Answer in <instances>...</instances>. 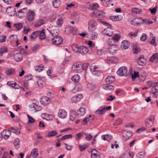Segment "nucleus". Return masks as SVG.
I'll return each mask as SVG.
<instances>
[{"instance_id": "nucleus-8", "label": "nucleus", "mask_w": 158, "mask_h": 158, "mask_svg": "<svg viewBox=\"0 0 158 158\" xmlns=\"http://www.w3.org/2000/svg\"><path fill=\"white\" fill-rule=\"evenodd\" d=\"M40 102L44 106H46L50 103L51 100L49 98L45 96L42 97L40 99Z\"/></svg>"}, {"instance_id": "nucleus-55", "label": "nucleus", "mask_w": 158, "mask_h": 158, "mask_svg": "<svg viewBox=\"0 0 158 158\" xmlns=\"http://www.w3.org/2000/svg\"><path fill=\"white\" fill-rule=\"evenodd\" d=\"M27 116L29 119L28 121V123H32L35 122V119L30 116L29 115H27Z\"/></svg>"}, {"instance_id": "nucleus-37", "label": "nucleus", "mask_w": 158, "mask_h": 158, "mask_svg": "<svg viewBox=\"0 0 158 158\" xmlns=\"http://www.w3.org/2000/svg\"><path fill=\"white\" fill-rule=\"evenodd\" d=\"M71 79L74 82H77L80 79V77L78 75H75L72 77Z\"/></svg>"}, {"instance_id": "nucleus-64", "label": "nucleus", "mask_w": 158, "mask_h": 158, "mask_svg": "<svg viewBox=\"0 0 158 158\" xmlns=\"http://www.w3.org/2000/svg\"><path fill=\"white\" fill-rule=\"evenodd\" d=\"M146 128L145 127H142L138 129L137 130L136 132L138 133H140L141 132L144 131L146 130Z\"/></svg>"}, {"instance_id": "nucleus-63", "label": "nucleus", "mask_w": 158, "mask_h": 158, "mask_svg": "<svg viewBox=\"0 0 158 158\" xmlns=\"http://www.w3.org/2000/svg\"><path fill=\"white\" fill-rule=\"evenodd\" d=\"M6 38L5 35L0 36V42L1 43L4 42L5 41Z\"/></svg>"}, {"instance_id": "nucleus-25", "label": "nucleus", "mask_w": 158, "mask_h": 158, "mask_svg": "<svg viewBox=\"0 0 158 158\" xmlns=\"http://www.w3.org/2000/svg\"><path fill=\"white\" fill-rule=\"evenodd\" d=\"M118 49V48L116 45L112 44L108 48V51L109 52L112 54L115 53V51Z\"/></svg>"}, {"instance_id": "nucleus-10", "label": "nucleus", "mask_w": 158, "mask_h": 158, "mask_svg": "<svg viewBox=\"0 0 158 158\" xmlns=\"http://www.w3.org/2000/svg\"><path fill=\"white\" fill-rule=\"evenodd\" d=\"M106 112V107H101L97 110L95 112V114L98 116L103 115Z\"/></svg>"}, {"instance_id": "nucleus-50", "label": "nucleus", "mask_w": 158, "mask_h": 158, "mask_svg": "<svg viewBox=\"0 0 158 158\" xmlns=\"http://www.w3.org/2000/svg\"><path fill=\"white\" fill-rule=\"evenodd\" d=\"M139 79L141 81H144L146 78V76L145 74H140L139 75Z\"/></svg>"}, {"instance_id": "nucleus-3", "label": "nucleus", "mask_w": 158, "mask_h": 158, "mask_svg": "<svg viewBox=\"0 0 158 158\" xmlns=\"http://www.w3.org/2000/svg\"><path fill=\"white\" fill-rule=\"evenodd\" d=\"M35 16V14L34 11L29 9L27 13L26 23H27V21L30 22L33 21L34 19Z\"/></svg>"}, {"instance_id": "nucleus-39", "label": "nucleus", "mask_w": 158, "mask_h": 158, "mask_svg": "<svg viewBox=\"0 0 158 158\" xmlns=\"http://www.w3.org/2000/svg\"><path fill=\"white\" fill-rule=\"evenodd\" d=\"M14 145L15 146L16 148L18 149L19 148V145L20 144V143L19 141V138H17L14 140Z\"/></svg>"}, {"instance_id": "nucleus-46", "label": "nucleus", "mask_w": 158, "mask_h": 158, "mask_svg": "<svg viewBox=\"0 0 158 158\" xmlns=\"http://www.w3.org/2000/svg\"><path fill=\"white\" fill-rule=\"evenodd\" d=\"M120 37L121 35H120L118 34H116L114 35V36L111 39V40H113L118 41L119 40Z\"/></svg>"}, {"instance_id": "nucleus-6", "label": "nucleus", "mask_w": 158, "mask_h": 158, "mask_svg": "<svg viewBox=\"0 0 158 158\" xmlns=\"http://www.w3.org/2000/svg\"><path fill=\"white\" fill-rule=\"evenodd\" d=\"M97 23L95 21L91 19L88 23L89 30H95L97 28Z\"/></svg>"}, {"instance_id": "nucleus-43", "label": "nucleus", "mask_w": 158, "mask_h": 158, "mask_svg": "<svg viewBox=\"0 0 158 158\" xmlns=\"http://www.w3.org/2000/svg\"><path fill=\"white\" fill-rule=\"evenodd\" d=\"M69 89L74 92H76V87L75 84L73 83L70 84L69 86Z\"/></svg>"}, {"instance_id": "nucleus-24", "label": "nucleus", "mask_w": 158, "mask_h": 158, "mask_svg": "<svg viewBox=\"0 0 158 158\" xmlns=\"http://www.w3.org/2000/svg\"><path fill=\"white\" fill-rule=\"evenodd\" d=\"M95 30H89L88 34L91 36L92 40H94L98 37V34L95 31Z\"/></svg>"}, {"instance_id": "nucleus-38", "label": "nucleus", "mask_w": 158, "mask_h": 158, "mask_svg": "<svg viewBox=\"0 0 158 158\" xmlns=\"http://www.w3.org/2000/svg\"><path fill=\"white\" fill-rule=\"evenodd\" d=\"M142 11L141 9L137 8H133L132 9L131 12L132 14L134 15L139 14Z\"/></svg>"}, {"instance_id": "nucleus-31", "label": "nucleus", "mask_w": 158, "mask_h": 158, "mask_svg": "<svg viewBox=\"0 0 158 158\" xmlns=\"http://www.w3.org/2000/svg\"><path fill=\"white\" fill-rule=\"evenodd\" d=\"M94 15L96 16H100L103 17L105 16V13L102 11H98L96 12H93Z\"/></svg>"}, {"instance_id": "nucleus-29", "label": "nucleus", "mask_w": 158, "mask_h": 158, "mask_svg": "<svg viewBox=\"0 0 158 158\" xmlns=\"http://www.w3.org/2000/svg\"><path fill=\"white\" fill-rule=\"evenodd\" d=\"M38 31L39 33H38V35H39L40 39L42 40L45 38H46V35H45V30L43 29L41 31Z\"/></svg>"}, {"instance_id": "nucleus-27", "label": "nucleus", "mask_w": 158, "mask_h": 158, "mask_svg": "<svg viewBox=\"0 0 158 158\" xmlns=\"http://www.w3.org/2000/svg\"><path fill=\"white\" fill-rule=\"evenodd\" d=\"M124 134L125 135H123V137L126 138L125 139L126 140L130 139L133 135L132 132L130 131H125Z\"/></svg>"}, {"instance_id": "nucleus-51", "label": "nucleus", "mask_w": 158, "mask_h": 158, "mask_svg": "<svg viewBox=\"0 0 158 158\" xmlns=\"http://www.w3.org/2000/svg\"><path fill=\"white\" fill-rule=\"evenodd\" d=\"M118 17L119 16L118 15L113 16H110L109 18L110 20L114 21H116L119 20L120 19H118Z\"/></svg>"}, {"instance_id": "nucleus-17", "label": "nucleus", "mask_w": 158, "mask_h": 158, "mask_svg": "<svg viewBox=\"0 0 158 158\" xmlns=\"http://www.w3.org/2000/svg\"><path fill=\"white\" fill-rule=\"evenodd\" d=\"M155 116H152L151 118L147 119L145 121V123L147 126L150 127L152 126L153 123V120Z\"/></svg>"}, {"instance_id": "nucleus-32", "label": "nucleus", "mask_w": 158, "mask_h": 158, "mask_svg": "<svg viewBox=\"0 0 158 158\" xmlns=\"http://www.w3.org/2000/svg\"><path fill=\"white\" fill-rule=\"evenodd\" d=\"M61 4L60 0H54L52 2V4L55 8H58L59 7Z\"/></svg>"}, {"instance_id": "nucleus-58", "label": "nucleus", "mask_w": 158, "mask_h": 158, "mask_svg": "<svg viewBox=\"0 0 158 158\" xmlns=\"http://www.w3.org/2000/svg\"><path fill=\"white\" fill-rule=\"evenodd\" d=\"M138 32V30H137L134 33H132V32H131L129 34V36L131 37H136L137 35Z\"/></svg>"}, {"instance_id": "nucleus-56", "label": "nucleus", "mask_w": 158, "mask_h": 158, "mask_svg": "<svg viewBox=\"0 0 158 158\" xmlns=\"http://www.w3.org/2000/svg\"><path fill=\"white\" fill-rule=\"evenodd\" d=\"M99 5L97 3H95L92 6H90L89 7V9L91 10H94L96 9L97 8L99 7Z\"/></svg>"}, {"instance_id": "nucleus-16", "label": "nucleus", "mask_w": 158, "mask_h": 158, "mask_svg": "<svg viewBox=\"0 0 158 158\" xmlns=\"http://www.w3.org/2000/svg\"><path fill=\"white\" fill-rule=\"evenodd\" d=\"M58 115L59 118H64L66 117L67 114V112L64 110L62 109L59 110Z\"/></svg>"}, {"instance_id": "nucleus-23", "label": "nucleus", "mask_w": 158, "mask_h": 158, "mask_svg": "<svg viewBox=\"0 0 158 158\" xmlns=\"http://www.w3.org/2000/svg\"><path fill=\"white\" fill-rule=\"evenodd\" d=\"M130 45V42L127 40H123L122 43L121 48L124 49H127Z\"/></svg>"}, {"instance_id": "nucleus-40", "label": "nucleus", "mask_w": 158, "mask_h": 158, "mask_svg": "<svg viewBox=\"0 0 158 158\" xmlns=\"http://www.w3.org/2000/svg\"><path fill=\"white\" fill-rule=\"evenodd\" d=\"M139 77V73L138 72L134 71V73L131 74V78L132 80L135 81V78Z\"/></svg>"}, {"instance_id": "nucleus-34", "label": "nucleus", "mask_w": 158, "mask_h": 158, "mask_svg": "<svg viewBox=\"0 0 158 158\" xmlns=\"http://www.w3.org/2000/svg\"><path fill=\"white\" fill-rule=\"evenodd\" d=\"M31 154L33 157H36L38 156V150L37 148H35L31 151Z\"/></svg>"}, {"instance_id": "nucleus-62", "label": "nucleus", "mask_w": 158, "mask_h": 158, "mask_svg": "<svg viewBox=\"0 0 158 158\" xmlns=\"http://www.w3.org/2000/svg\"><path fill=\"white\" fill-rule=\"evenodd\" d=\"M32 77V76L30 74L27 75L25 77V80L26 81H28L31 80Z\"/></svg>"}, {"instance_id": "nucleus-19", "label": "nucleus", "mask_w": 158, "mask_h": 158, "mask_svg": "<svg viewBox=\"0 0 158 158\" xmlns=\"http://www.w3.org/2000/svg\"><path fill=\"white\" fill-rule=\"evenodd\" d=\"M66 31H67L69 33L72 35L77 34V29L74 28L72 26H69L65 28Z\"/></svg>"}, {"instance_id": "nucleus-4", "label": "nucleus", "mask_w": 158, "mask_h": 158, "mask_svg": "<svg viewBox=\"0 0 158 158\" xmlns=\"http://www.w3.org/2000/svg\"><path fill=\"white\" fill-rule=\"evenodd\" d=\"M9 10L11 11L10 13L11 14L10 15L11 16H14L16 15L17 16L21 18L25 15V13H23V12L22 11L21 9L19 10L17 13H16L15 9L14 7H10Z\"/></svg>"}, {"instance_id": "nucleus-15", "label": "nucleus", "mask_w": 158, "mask_h": 158, "mask_svg": "<svg viewBox=\"0 0 158 158\" xmlns=\"http://www.w3.org/2000/svg\"><path fill=\"white\" fill-rule=\"evenodd\" d=\"M82 97V95L81 94H77L72 98L71 101L73 102L76 103L80 101Z\"/></svg>"}, {"instance_id": "nucleus-30", "label": "nucleus", "mask_w": 158, "mask_h": 158, "mask_svg": "<svg viewBox=\"0 0 158 158\" xmlns=\"http://www.w3.org/2000/svg\"><path fill=\"white\" fill-rule=\"evenodd\" d=\"M76 114L75 111L74 110H71L70 112V119L72 121H73L76 117Z\"/></svg>"}, {"instance_id": "nucleus-20", "label": "nucleus", "mask_w": 158, "mask_h": 158, "mask_svg": "<svg viewBox=\"0 0 158 158\" xmlns=\"http://www.w3.org/2000/svg\"><path fill=\"white\" fill-rule=\"evenodd\" d=\"M86 110L85 108L80 107L76 113V115L78 116H83L86 113Z\"/></svg>"}, {"instance_id": "nucleus-61", "label": "nucleus", "mask_w": 158, "mask_h": 158, "mask_svg": "<svg viewBox=\"0 0 158 158\" xmlns=\"http://www.w3.org/2000/svg\"><path fill=\"white\" fill-rule=\"evenodd\" d=\"M147 37V35L146 34L143 33L140 37V40L142 41H144L146 40Z\"/></svg>"}, {"instance_id": "nucleus-28", "label": "nucleus", "mask_w": 158, "mask_h": 158, "mask_svg": "<svg viewBox=\"0 0 158 158\" xmlns=\"http://www.w3.org/2000/svg\"><path fill=\"white\" fill-rule=\"evenodd\" d=\"M38 33L39 31H36L32 33L30 35L29 40L32 41L35 39L38 35Z\"/></svg>"}, {"instance_id": "nucleus-18", "label": "nucleus", "mask_w": 158, "mask_h": 158, "mask_svg": "<svg viewBox=\"0 0 158 158\" xmlns=\"http://www.w3.org/2000/svg\"><path fill=\"white\" fill-rule=\"evenodd\" d=\"M146 60L144 56L139 57L137 63L139 65L143 66L146 64Z\"/></svg>"}, {"instance_id": "nucleus-60", "label": "nucleus", "mask_w": 158, "mask_h": 158, "mask_svg": "<svg viewBox=\"0 0 158 158\" xmlns=\"http://www.w3.org/2000/svg\"><path fill=\"white\" fill-rule=\"evenodd\" d=\"M83 133L81 132H80L79 133H77L76 135V139L77 140H79L81 137L83 135Z\"/></svg>"}, {"instance_id": "nucleus-47", "label": "nucleus", "mask_w": 158, "mask_h": 158, "mask_svg": "<svg viewBox=\"0 0 158 158\" xmlns=\"http://www.w3.org/2000/svg\"><path fill=\"white\" fill-rule=\"evenodd\" d=\"M44 68V66L41 65H39V66L35 67V71L40 72L43 70Z\"/></svg>"}, {"instance_id": "nucleus-9", "label": "nucleus", "mask_w": 158, "mask_h": 158, "mask_svg": "<svg viewBox=\"0 0 158 158\" xmlns=\"http://www.w3.org/2000/svg\"><path fill=\"white\" fill-rule=\"evenodd\" d=\"M90 69L92 74L95 75L98 73L99 67L98 66L95 64H93L90 67Z\"/></svg>"}, {"instance_id": "nucleus-22", "label": "nucleus", "mask_w": 158, "mask_h": 158, "mask_svg": "<svg viewBox=\"0 0 158 158\" xmlns=\"http://www.w3.org/2000/svg\"><path fill=\"white\" fill-rule=\"evenodd\" d=\"M114 76H108L105 79V82L107 85H109L114 81Z\"/></svg>"}, {"instance_id": "nucleus-13", "label": "nucleus", "mask_w": 158, "mask_h": 158, "mask_svg": "<svg viewBox=\"0 0 158 158\" xmlns=\"http://www.w3.org/2000/svg\"><path fill=\"white\" fill-rule=\"evenodd\" d=\"M24 50V48H21L19 53H16L14 55V58L16 61H20L21 60L22 56L21 53Z\"/></svg>"}, {"instance_id": "nucleus-12", "label": "nucleus", "mask_w": 158, "mask_h": 158, "mask_svg": "<svg viewBox=\"0 0 158 158\" xmlns=\"http://www.w3.org/2000/svg\"><path fill=\"white\" fill-rule=\"evenodd\" d=\"M143 21L140 18L137 17L134 18L131 22V24L135 26H139L142 24Z\"/></svg>"}, {"instance_id": "nucleus-45", "label": "nucleus", "mask_w": 158, "mask_h": 158, "mask_svg": "<svg viewBox=\"0 0 158 158\" xmlns=\"http://www.w3.org/2000/svg\"><path fill=\"white\" fill-rule=\"evenodd\" d=\"M15 72L14 70L12 69H9L6 71V74L8 76L12 74Z\"/></svg>"}, {"instance_id": "nucleus-14", "label": "nucleus", "mask_w": 158, "mask_h": 158, "mask_svg": "<svg viewBox=\"0 0 158 158\" xmlns=\"http://www.w3.org/2000/svg\"><path fill=\"white\" fill-rule=\"evenodd\" d=\"M91 156L92 158H100L99 152L95 149H93L91 152Z\"/></svg>"}, {"instance_id": "nucleus-53", "label": "nucleus", "mask_w": 158, "mask_h": 158, "mask_svg": "<svg viewBox=\"0 0 158 158\" xmlns=\"http://www.w3.org/2000/svg\"><path fill=\"white\" fill-rule=\"evenodd\" d=\"M79 146L80 151L81 152L83 151L87 147V145L85 144H84L83 145H79Z\"/></svg>"}, {"instance_id": "nucleus-26", "label": "nucleus", "mask_w": 158, "mask_h": 158, "mask_svg": "<svg viewBox=\"0 0 158 158\" xmlns=\"http://www.w3.org/2000/svg\"><path fill=\"white\" fill-rule=\"evenodd\" d=\"M44 23V20L42 19L37 20L34 24V26L36 27H39L43 25Z\"/></svg>"}, {"instance_id": "nucleus-1", "label": "nucleus", "mask_w": 158, "mask_h": 158, "mask_svg": "<svg viewBox=\"0 0 158 158\" xmlns=\"http://www.w3.org/2000/svg\"><path fill=\"white\" fill-rule=\"evenodd\" d=\"M72 48L73 52L80 54H85L87 53L89 51L87 48L83 45H76L73 46Z\"/></svg>"}, {"instance_id": "nucleus-44", "label": "nucleus", "mask_w": 158, "mask_h": 158, "mask_svg": "<svg viewBox=\"0 0 158 158\" xmlns=\"http://www.w3.org/2000/svg\"><path fill=\"white\" fill-rule=\"evenodd\" d=\"M131 156L130 153L129 151H127L123 155V158H128Z\"/></svg>"}, {"instance_id": "nucleus-57", "label": "nucleus", "mask_w": 158, "mask_h": 158, "mask_svg": "<svg viewBox=\"0 0 158 158\" xmlns=\"http://www.w3.org/2000/svg\"><path fill=\"white\" fill-rule=\"evenodd\" d=\"M87 87L89 90H93L94 87V85L92 84L88 83L87 85Z\"/></svg>"}, {"instance_id": "nucleus-54", "label": "nucleus", "mask_w": 158, "mask_h": 158, "mask_svg": "<svg viewBox=\"0 0 158 158\" xmlns=\"http://www.w3.org/2000/svg\"><path fill=\"white\" fill-rule=\"evenodd\" d=\"M104 89L106 90H112L114 89V86L111 85H107L105 86L104 87Z\"/></svg>"}, {"instance_id": "nucleus-42", "label": "nucleus", "mask_w": 158, "mask_h": 158, "mask_svg": "<svg viewBox=\"0 0 158 158\" xmlns=\"http://www.w3.org/2000/svg\"><path fill=\"white\" fill-rule=\"evenodd\" d=\"M63 19L62 18H60L58 19L56 21V25L57 27H61L63 23Z\"/></svg>"}, {"instance_id": "nucleus-49", "label": "nucleus", "mask_w": 158, "mask_h": 158, "mask_svg": "<svg viewBox=\"0 0 158 158\" xmlns=\"http://www.w3.org/2000/svg\"><path fill=\"white\" fill-rule=\"evenodd\" d=\"M11 130L13 131V132L17 134H19L20 133V131L19 129L17 127H11L10 128Z\"/></svg>"}, {"instance_id": "nucleus-52", "label": "nucleus", "mask_w": 158, "mask_h": 158, "mask_svg": "<svg viewBox=\"0 0 158 158\" xmlns=\"http://www.w3.org/2000/svg\"><path fill=\"white\" fill-rule=\"evenodd\" d=\"M97 20L98 22H100V23H102L103 25H105L106 26H110V27L111 26V24H109L106 22L102 21L101 19H98Z\"/></svg>"}, {"instance_id": "nucleus-36", "label": "nucleus", "mask_w": 158, "mask_h": 158, "mask_svg": "<svg viewBox=\"0 0 158 158\" xmlns=\"http://www.w3.org/2000/svg\"><path fill=\"white\" fill-rule=\"evenodd\" d=\"M57 134V132L56 130H53L49 132L47 135L48 137H51L55 136Z\"/></svg>"}, {"instance_id": "nucleus-5", "label": "nucleus", "mask_w": 158, "mask_h": 158, "mask_svg": "<svg viewBox=\"0 0 158 158\" xmlns=\"http://www.w3.org/2000/svg\"><path fill=\"white\" fill-rule=\"evenodd\" d=\"M82 64L79 62L74 63L72 66L73 71L77 73L81 72L82 71Z\"/></svg>"}, {"instance_id": "nucleus-21", "label": "nucleus", "mask_w": 158, "mask_h": 158, "mask_svg": "<svg viewBox=\"0 0 158 158\" xmlns=\"http://www.w3.org/2000/svg\"><path fill=\"white\" fill-rule=\"evenodd\" d=\"M10 134V130H4L1 133L2 137L5 139H8Z\"/></svg>"}, {"instance_id": "nucleus-59", "label": "nucleus", "mask_w": 158, "mask_h": 158, "mask_svg": "<svg viewBox=\"0 0 158 158\" xmlns=\"http://www.w3.org/2000/svg\"><path fill=\"white\" fill-rule=\"evenodd\" d=\"M30 106L31 108H33L36 111H37L39 110H40L36 108V107H37V106L36 104L35 103H33L32 104L30 105Z\"/></svg>"}, {"instance_id": "nucleus-2", "label": "nucleus", "mask_w": 158, "mask_h": 158, "mask_svg": "<svg viewBox=\"0 0 158 158\" xmlns=\"http://www.w3.org/2000/svg\"><path fill=\"white\" fill-rule=\"evenodd\" d=\"M52 37V44L55 45H59L61 44L63 42V39L60 35H56L55 33L52 32H50Z\"/></svg>"}, {"instance_id": "nucleus-11", "label": "nucleus", "mask_w": 158, "mask_h": 158, "mask_svg": "<svg viewBox=\"0 0 158 158\" xmlns=\"http://www.w3.org/2000/svg\"><path fill=\"white\" fill-rule=\"evenodd\" d=\"M108 27H109V26ZM109 27H109L104 29L102 31V32L106 35L110 36L113 35V32L112 29L111 27V26L110 27L109 26Z\"/></svg>"}, {"instance_id": "nucleus-33", "label": "nucleus", "mask_w": 158, "mask_h": 158, "mask_svg": "<svg viewBox=\"0 0 158 158\" xmlns=\"http://www.w3.org/2000/svg\"><path fill=\"white\" fill-rule=\"evenodd\" d=\"M154 60L156 62L158 60V55L157 53L153 54L150 58L149 60L151 62H153Z\"/></svg>"}, {"instance_id": "nucleus-48", "label": "nucleus", "mask_w": 158, "mask_h": 158, "mask_svg": "<svg viewBox=\"0 0 158 158\" xmlns=\"http://www.w3.org/2000/svg\"><path fill=\"white\" fill-rule=\"evenodd\" d=\"M72 135L71 134L65 135L61 138L60 140H63L69 138H72Z\"/></svg>"}, {"instance_id": "nucleus-41", "label": "nucleus", "mask_w": 158, "mask_h": 158, "mask_svg": "<svg viewBox=\"0 0 158 158\" xmlns=\"http://www.w3.org/2000/svg\"><path fill=\"white\" fill-rule=\"evenodd\" d=\"M14 27L16 28L18 31H19L23 27V24L22 23H15L14 25Z\"/></svg>"}, {"instance_id": "nucleus-35", "label": "nucleus", "mask_w": 158, "mask_h": 158, "mask_svg": "<svg viewBox=\"0 0 158 158\" xmlns=\"http://www.w3.org/2000/svg\"><path fill=\"white\" fill-rule=\"evenodd\" d=\"M8 52V49L6 47L3 46L1 47L0 48V54L1 56H2V55L5 53Z\"/></svg>"}, {"instance_id": "nucleus-7", "label": "nucleus", "mask_w": 158, "mask_h": 158, "mask_svg": "<svg viewBox=\"0 0 158 158\" xmlns=\"http://www.w3.org/2000/svg\"><path fill=\"white\" fill-rule=\"evenodd\" d=\"M127 72V68L125 66L120 68L117 71V74L121 76L126 75Z\"/></svg>"}]
</instances>
